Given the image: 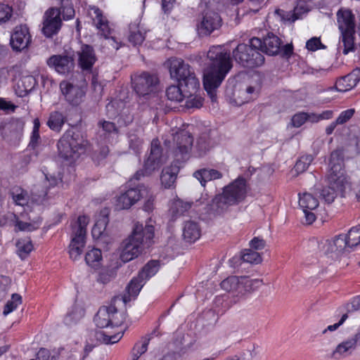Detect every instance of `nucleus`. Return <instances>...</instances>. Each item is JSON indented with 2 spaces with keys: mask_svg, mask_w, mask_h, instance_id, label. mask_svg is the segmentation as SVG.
I'll return each mask as SVG.
<instances>
[{
  "mask_svg": "<svg viewBox=\"0 0 360 360\" xmlns=\"http://www.w3.org/2000/svg\"><path fill=\"white\" fill-rule=\"evenodd\" d=\"M208 63L204 70L203 85L212 102L217 101V89L233 68L230 51L223 45L212 46L207 53Z\"/></svg>",
  "mask_w": 360,
  "mask_h": 360,
  "instance_id": "f257e3e1",
  "label": "nucleus"
},
{
  "mask_svg": "<svg viewBox=\"0 0 360 360\" xmlns=\"http://www.w3.org/2000/svg\"><path fill=\"white\" fill-rule=\"evenodd\" d=\"M155 219L149 218L143 228L142 224H136L131 235L122 243L120 259L124 263L137 257L144 248H149L155 236Z\"/></svg>",
  "mask_w": 360,
  "mask_h": 360,
  "instance_id": "f03ea898",
  "label": "nucleus"
},
{
  "mask_svg": "<svg viewBox=\"0 0 360 360\" xmlns=\"http://www.w3.org/2000/svg\"><path fill=\"white\" fill-rule=\"evenodd\" d=\"M338 29L341 32L338 49L344 55L355 51V15L349 8H341L337 12Z\"/></svg>",
  "mask_w": 360,
  "mask_h": 360,
  "instance_id": "7ed1b4c3",
  "label": "nucleus"
},
{
  "mask_svg": "<svg viewBox=\"0 0 360 360\" xmlns=\"http://www.w3.org/2000/svg\"><path fill=\"white\" fill-rule=\"evenodd\" d=\"M168 63L171 78L176 79L179 86L186 89V95L196 93L200 82L194 69L181 58H172Z\"/></svg>",
  "mask_w": 360,
  "mask_h": 360,
  "instance_id": "20e7f679",
  "label": "nucleus"
},
{
  "mask_svg": "<svg viewBox=\"0 0 360 360\" xmlns=\"http://www.w3.org/2000/svg\"><path fill=\"white\" fill-rule=\"evenodd\" d=\"M262 39L253 37L250 44L241 43L233 50V57L238 64L245 68H256L262 65L264 63V56L259 51Z\"/></svg>",
  "mask_w": 360,
  "mask_h": 360,
  "instance_id": "39448f33",
  "label": "nucleus"
},
{
  "mask_svg": "<svg viewBox=\"0 0 360 360\" xmlns=\"http://www.w3.org/2000/svg\"><path fill=\"white\" fill-rule=\"evenodd\" d=\"M247 187L246 180L242 176H238L225 186L223 193L217 195L213 200V205L217 207V212H222L229 206L243 201L246 197Z\"/></svg>",
  "mask_w": 360,
  "mask_h": 360,
  "instance_id": "423d86ee",
  "label": "nucleus"
},
{
  "mask_svg": "<svg viewBox=\"0 0 360 360\" xmlns=\"http://www.w3.org/2000/svg\"><path fill=\"white\" fill-rule=\"evenodd\" d=\"M122 304V298L114 297L108 306L99 308L94 316V321L99 328H105L110 326L118 327L125 321L126 314L118 309Z\"/></svg>",
  "mask_w": 360,
  "mask_h": 360,
  "instance_id": "0eeeda50",
  "label": "nucleus"
},
{
  "mask_svg": "<svg viewBox=\"0 0 360 360\" xmlns=\"http://www.w3.org/2000/svg\"><path fill=\"white\" fill-rule=\"evenodd\" d=\"M329 167L328 184L343 196L347 179L343 169V153L341 150H335L331 153Z\"/></svg>",
  "mask_w": 360,
  "mask_h": 360,
  "instance_id": "6e6552de",
  "label": "nucleus"
},
{
  "mask_svg": "<svg viewBox=\"0 0 360 360\" xmlns=\"http://www.w3.org/2000/svg\"><path fill=\"white\" fill-rule=\"evenodd\" d=\"M89 218L79 216L72 226L71 240L69 245V255L72 260L80 259L86 245V226Z\"/></svg>",
  "mask_w": 360,
  "mask_h": 360,
  "instance_id": "1a4fd4ad",
  "label": "nucleus"
},
{
  "mask_svg": "<svg viewBox=\"0 0 360 360\" xmlns=\"http://www.w3.org/2000/svg\"><path fill=\"white\" fill-rule=\"evenodd\" d=\"M88 12L93 20V24L98 30V34L104 37L103 45L109 50H118L120 44L114 37H110L112 29L110 27L109 22L103 15L101 10L94 6H89Z\"/></svg>",
  "mask_w": 360,
  "mask_h": 360,
  "instance_id": "9d476101",
  "label": "nucleus"
},
{
  "mask_svg": "<svg viewBox=\"0 0 360 360\" xmlns=\"http://www.w3.org/2000/svg\"><path fill=\"white\" fill-rule=\"evenodd\" d=\"M86 142L79 139V136L64 134L58 141L57 147L59 155L70 162L75 161L79 155L84 153Z\"/></svg>",
  "mask_w": 360,
  "mask_h": 360,
  "instance_id": "9b49d317",
  "label": "nucleus"
},
{
  "mask_svg": "<svg viewBox=\"0 0 360 360\" xmlns=\"http://www.w3.org/2000/svg\"><path fill=\"white\" fill-rule=\"evenodd\" d=\"M131 82L132 88L139 98L148 100L155 96L158 84V77L155 75L143 72L131 77Z\"/></svg>",
  "mask_w": 360,
  "mask_h": 360,
  "instance_id": "f8f14e48",
  "label": "nucleus"
},
{
  "mask_svg": "<svg viewBox=\"0 0 360 360\" xmlns=\"http://www.w3.org/2000/svg\"><path fill=\"white\" fill-rule=\"evenodd\" d=\"M221 26L220 15L214 11H207L202 14L201 19L197 24V31L200 37L210 35L214 30Z\"/></svg>",
  "mask_w": 360,
  "mask_h": 360,
  "instance_id": "ddd939ff",
  "label": "nucleus"
},
{
  "mask_svg": "<svg viewBox=\"0 0 360 360\" xmlns=\"http://www.w3.org/2000/svg\"><path fill=\"white\" fill-rule=\"evenodd\" d=\"M61 12L58 8H51L44 15L42 32L47 37L57 34L62 25Z\"/></svg>",
  "mask_w": 360,
  "mask_h": 360,
  "instance_id": "4468645a",
  "label": "nucleus"
},
{
  "mask_svg": "<svg viewBox=\"0 0 360 360\" xmlns=\"http://www.w3.org/2000/svg\"><path fill=\"white\" fill-rule=\"evenodd\" d=\"M148 193L149 189L144 186L128 189L117 197L116 207L120 210L129 209L141 198V196L145 194L148 195Z\"/></svg>",
  "mask_w": 360,
  "mask_h": 360,
  "instance_id": "2eb2a0df",
  "label": "nucleus"
},
{
  "mask_svg": "<svg viewBox=\"0 0 360 360\" xmlns=\"http://www.w3.org/2000/svg\"><path fill=\"white\" fill-rule=\"evenodd\" d=\"M46 64L61 75L70 73L75 67L73 57L68 54L53 55L47 59Z\"/></svg>",
  "mask_w": 360,
  "mask_h": 360,
  "instance_id": "dca6fc26",
  "label": "nucleus"
},
{
  "mask_svg": "<svg viewBox=\"0 0 360 360\" xmlns=\"http://www.w3.org/2000/svg\"><path fill=\"white\" fill-rule=\"evenodd\" d=\"M60 89L65 101L72 105H79L85 94L82 87L68 80H63L60 83Z\"/></svg>",
  "mask_w": 360,
  "mask_h": 360,
  "instance_id": "f3484780",
  "label": "nucleus"
},
{
  "mask_svg": "<svg viewBox=\"0 0 360 360\" xmlns=\"http://www.w3.org/2000/svg\"><path fill=\"white\" fill-rule=\"evenodd\" d=\"M150 339V335H146L137 340L131 348L129 356L127 360H158L155 352H150L141 359L142 355L147 352Z\"/></svg>",
  "mask_w": 360,
  "mask_h": 360,
  "instance_id": "a211bd4d",
  "label": "nucleus"
},
{
  "mask_svg": "<svg viewBox=\"0 0 360 360\" xmlns=\"http://www.w3.org/2000/svg\"><path fill=\"white\" fill-rule=\"evenodd\" d=\"M31 41V36L25 25L17 26L11 36L10 44L15 51H20L26 49Z\"/></svg>",
  "mask_w": 360,
  "mask_h": 360,
  "instance_id": "6ab92c4d",
  "label": "nucleus"
},
{
  "mask_svg": "<svg viewBox=\"0 0 360 360\" xmlns=\"http://www.w3.org/2000/svg\"><path fill=\"white\" fill-rule=\"evenodd\" d=\"M78 65L82 70L91 71L97 60L94 48L87 44H83L77 52Z\"/></svg>",
  "mask_w": 360,
  "mask_h": 360,
  "instance_id": "aec40b11",
  "label": "nucleus"
},
{
  "mask_svg": "<svg viewBox=\"0 0 360 360\" xmlns=\"http://www.w3.org/2000/svg\"><path fill=\"white\" fill-rule=\"evenodd\" d=\"M281 39L272 32H269L262 40L259 51L269 56H276L281 51Z\"/></svg>",
  "mask_w": 360,
  "mask_h": 360,
  "instance_id": "412c9836",
  "label": "nucleus"
},
{
  "mask_svg": "<svg viewBox=\"0 0 360 360\" xmlns=\"http://www.w3.org/2000/svg\"><path fill=\"white\" fill-rule=\"evenodd\" d=\"M145 281L139 276L134 277L126 288V292L123 295H119L122 298V304H126L132 299H135L139 294Z\"/></svg>",
  "mask_w": 360,
  "mask_h": 360,
  "instance_id": "4be33fe9",
  "label": "nucleus"
},
{
  "mask_svg": "<svg viewBox=\"0 0 360 360\" xmlns=\"http://www.w3.org/2000/svg\"><path fill=\"white\" fill-rule=\"evenodd\" d=\"M175 141L176 154L187 155L192 148L193 137L189 132L183 131L176 135Z\"/></svg>",
  "mask_w": 360,
  "mask_h": 360,
  "instance_id": "5701e85b",
  "label": "nucleus"
},
{
  "mask_svg": "<svg viewBox=\"0 0 360 360\" xmlns=\"http://www.w3.org/2000/svg\"><path fill=\"white\" fill-rule=\"evenodd\" d=\"M222 289L236 293L238 297L245 296L248 292L245 290V285L242 284V277L230 276L221 283Z\"/></svg>",
  "mask_w": 360,
  "mask_h": 360,
  "instance_id": "b1692460",
  "label": "nucleus"
},
{
  "mask_svg": "<svg viewBox=\"0 0 360 360\" xmlns=\"http://www.w3.org/2000/svg\"><path fill=\"white\" fill-rule=\"evenodd\" d=\"M359 71H353L351 73L340 77L336 81L335 89L340 92H346L353 89L360 80Z\"/></svg>",
  "mask_w": 360,
  "mask_h": 360,
  "instance_id": "393cba45",
  "label": "nucleus"
},
{
  "mask_svg": "<svg viewBox=\"0 0 360 360\" xmlns=\"http://www.w3.org/2000/svg\"><path fill=\"white\" fill-rule=\"evenodd\" d=\"M193 176L200 181L201 186L205 187L207 181L221 179L223 174L217 169L202 168L195 171L193 173Z\"/></svg>",
  "mask_w": 360,
  "mask_h": 360,
  "instance_id": "a878e982",
  "label": "nucleus"
},
{
  "mask_svg": "<svg viewBox=\"0 0 360 360\" xmlns=\"http://www.w3.org/2000/svg\"><path fill=\"white\" fill-rule=\"evenodd\" d=\"M359 340H360V333L339 344L333 353V357L339 358L347 355V353H351V351L355 349Z\"/></svg>",
  "mask_w": 360,
  "mask_h": 360,
  "instance_id": "bb28decb",
  "label": "nucleus"
},
{
  "mask_svg": "<svg viewBox=\"0 0 360 360\" xmlns=\"http://www.w3.org/2000/svg\"><path fill=\"white\" fill-rule=\"evenodd\" d=\"M200 234L201 230L197 222L188 221L185 223L183 229V236L187 242H195L200 238Z\"/></svg>",
  "mask_w": 360,
  "mask_h": 360,
  "instance_id": "cd10ccee",
  "label": "nucleus"
},
{
  "mask_svg": "<svg viewBox=\"0 0 360 360\" xmlns=\"http://www.w3.org/2000/svg\"><path fill=\"white\" fill-rule=\"evenodd\" d=\"M178 172L179 168L176 166L172 165L162 169L160 180L165 188H170L174 186Z\"/></svg>",
  "mask_w": 360,
  "mask_h": 360,
  "instance_id": "c85d7f7f",
  "label": "nucleus"
},
{
  "mask_svg": "<svg viewBox=\"0 0 360 360\" xmlns=\"http://www.w3.org/2000/svg\"><path fill=\"white\" fill-rule=\"evenodd\" d=\"M158 140L153 139L151 143L150 153L144 162V172L150 174L158 166Z\"/></svg>",
  "mask_w": 360,
  "mask_h": 360,
  "instance_id": "c756f323",
  "label": "nucleus"
},
{
  "mask_svg": "<svg viewBox=\"0 0 360 360\" xmlns=\"http://www.w3.org/2000/svg\"><path fill=\"white\" fill-rule=\"evenodd\" d=\"M186 89L178 85H171L166 90V96L170 101L181 102L184 98L191 95H186Z\"/></svg>",
  "mask_w": 360,
  "mask_h": 360,
  "instance_id": "7c9ffc66",
  "label": "nucleus"
},
{
  "mask_svg": "<svg viewBox=\"0 0 360 360\" xmlns=\"http://www.w3.org/2000/svg\"><path fill=\"white\" fill-rule=\"evenodd\" d=\"M96 340L104 344H114L119 342L123 336L122 331H118L114 334L110 332L98 330L95 333Z\"/></svg>",
  "mask_w": 360,
  "mask_h": 360,
  "instance_id": "2f4dec72",
  "label": "nucleus"
},
{
  "mask_svg": "<svg viewBox=\"0 0 360 360\" xmlns=\"http://www.w3.org/2000/svg\"><path fill=\"white\" fill-rule=\"evenodd\" d=\"M121 266V263L116 259L112 262L107 269L102 270L99 274L98 281L103 283H107L116 276V271Z\"/></svg>",
  "mask_w": 360,
  "mask_h": 360,
  "instance_id": "473e14b6",
  "label": "nucleus"
},
{
  "mask_svg": "<svg viewBox=\"0 0 360 360\" xmlns=\"http://www.w3.org/2000/svg\"><path fill=\"white\" fill-rule=\"evenodd\" d=\"M145 39L144 33L139 27L138 20L129 25V40L134 45L141 44Z\"/></svg>",
  "mask_w": 360,
  "mask_h": 360,
  "instance_id": "72a5a7b5",
  "label": "nucleus"
},
{
  "mask_svg": "<svg viewBox=\"0 0 360 360\" xmlns=\"http://www.w3.org/2000/svg\"><path fill=\"white\" fill-rule=\"evenodd\" d=\"M299 205L302 210H315L319 206V200L312 194L304 193L299 194Z\"/></svg>",
  "mask_w": 360,
  "mask_h": 360,
  "instance_id": "f704fd0d",
  "label": "nucleus"
},
{
  "mask_svg": "<svg viewBox=\"0 0 360 360\" xmlns=\"http://www.w3.org/2000/svg\"><path fill=\"white\" fill-rule=\"evenodd\" d=\"M344 247L354 248L360 244V225L350 229L347 236L343 237Z\"/></svg>",
  "mask_w": 360,
  "mask_h": 360,
  "instance_id": "c9c22d12",
  "label": "nucleus"
},
{
  "mask_svg": "<svg viewBox=\"0 0 360 360\" xmlns=\"http://www.w3.org/2000/svg\"><path fill=\"white\" fill-rule=\"evenodd\" d=\"M65 121V118L63 113L58 111H54L50 114L49 118L47 121V125L51 129L59 132L61 130Z\"/></svg>",
  "mask_w": 360,
  "mask_h": 360,
  "instance_id": "e433bc0d",
  "label": "nucleus"
},
{
  "mask_svg": "<svg viewBox=\"0 0 360 360\" xmlns=\"http://www.w3.org/2000/svg\"><path fill=\"white\" fill-rule=\"evenodd\" d=\"M25 123L20 119H12L4 126L3 131L4 134L11 135H18L22 133L24 129Z\"/></svg>",
  "mask_w": 360,
  "mask_h": 360,
  "instance_id": "4c0bfd02",
  "label": "nucleus"
},
{
  "mask_svg": "<svg viewBox=\"0 0 360 360\" xmlns=\"http://www.w3.org/2000/svg\"><path fill=\"white\" fill-rule=\"evenodd\" d=\"M108 223V219L106 215L102 216L94 224L91 233L94 239H103L105 236V231Z\"/></svg>",
  "mask_w": 360,
  "mask_h": 360,
  "instance_id": "58836bf2",
  "label": "nucleus"
},
{
  "mask_svg": "<svg viewBox=\"0 0 360 360\" xmlns=\"http://www.w3.org/2000/svg\"><path fill=\"white\" fill-rule=\"evenodd\" d=\"M84 315V309L79 305H73L68 311L65 317V323L67 325H72L79 321Z\"/></svg>",
  "mask_w": 360,
  "mask_h": 360,
  "instance_id": "ea45409f",
  "label": "nucleus"
},
{
  "mask_svg": "<svg viewBox=\"0 0 360 360\" xmlns=\"http://www.w3.org/2000/svg\"><path fill=\"white\" fill-rule=\"evenodd\" d=\"M12 199L15 205L25 206L28 204L30 197L26 191L20 187H14L11 191Z\"/></svg>",
  "mask_w": 360,
  "mask_h": 360,
  "instance_id": "a19ab883",
  "label": "nucleus"
},
{
  "mask_svg": "<svg viewBox=\"0 0 360 360\" xmlns=\"http://www.w3.org/2000/svg\"><path fill=\"white\" fill-rule=\"evenodd\" d=\"M191 206L192 203L191 202H184L179 199L176 200L174 202L171 207L173 217H179L185 215L191 208Z\"/></svg>",
  "mask_w": 360,
  "mask_h": 360,
  "instance_id": "79ce46f5",
  "label": "nucleus"
},
{
  "mask_svg": "<svg viewBox=\"0 0 360 360\" xmlns=\"http://www.w3.org/2000/svg\"><path fill=\"white\" fill-rule=\"evenodd\" d=\"M16 247L18 255L22 259H25L33 250V245L29 238L18 240Z\"/></svg>",
  "mask_w": 360,
  "mask_h": 360,
  "instance_id": "37998d69",
  "label": "nucleus"
},
{
  "mask_svg": "<svg viewBox=\"0 0 360 360\" xmlns=\"http://www.w3.org/2000/svg\"><path fill=\"white\" fill-rule=\"evenodd\" d=\"M41 224V219L38 217L36 219L31 220L30 221H22L18 219L15 221V226L19 231H33L40 226Z\"/></svg>",
  "mask_w": 360,
  "mask_h": 360,
  "instance_id": "c03bdc74",
  "label": "nucleus"
},
{
  "mask_svg": "<svg viewBox=\"0 0 360 360\" xmlns=\"http://www.w3.org/2000/svg\"><path fill=\"white\" fill-rule=\"evenodd\" d=\"M101 259V251L98 248H92L85 255L86 263L94 268L99 266Z\"/></svg>",
  "mask_w": 360,
  "mask_h": 360,
  "instance_id": "a18cd8bd",
  "label": "nucleus"
},
{
  "mask_svg": "<svg viewBox=\"0 0 360 360\" xmlns=\"http://www.w3.org/2000/svg\"><path fill=\"white\" fill-rule=\"evenodd\" d=\"M195 148L198 156H202L210 149V141L207 134H202L197 139Z\"/></svg>",
  "mask_w": 360,
  "mask_h": 360,
  "instance_id": "49530a36",
  "label": "nucleus"
},
{
  "mask_svg": "<svg viewBox=\"0 0 360 360\" xmlns=\"http://www.w3.org/2000/svg\"><path fill=\"white\" fill-rule=\"evenodd\" d=\"M158 272V262L155 260L150 261L148 262L142 271L139 274V276H140L144 281L150 278V277L155 276Z\"/></svg>",
  "mask_w": 360,
  "mask_h": 360,
  "instance_id": "de8ad7c7",
  "label": "nucleus"
},
{
  "mask_svg": "<svg viewBox=\"0 0 360 360\" xmlns=\"http://www.w3.org/2000/svg\"><path fill=\"white\" fill-rule=\"evenodd\" d=\"M40 122L38 118H35L33 121V129L30 136L29 147L35 149L41 142L39 135Z\"/></svg>",
  "mask_w": 360,
  "mask_h": 360,
  "instance_id": "09e8293b",
  "label": "nucleus"
},
{
  "mask_svg": "<svg viewBox=\"0 0 360 360\" xmlns=\"http://www.w3.org/2000/svg\"><path fill=\"white\" fill-rule=\"evenodd\" d=\"M340 243L344 244L343 237H341L340 236L335 237L331 240H326L323 245V248H326L325 253L328 254L330 252H335L342 250V245Z\"/></svg>",
  "mask_w": 360,
  "mask_h": 360,
  "instance_id": "8fccbe9b",
  "label": "nucleus"
},
{
  "mask_svg": "<svg viewBox=\"0 0 360 360\" xmlns=\"http://www.w3.org/2000/svg\"><path fill=\"white\" fill-rule=\"evenodd\" d=\"M254 249H246L243 252L241 259L243 262L250 264H259L262 259L259 253L253 250Z\"/></svg>",
  "mask_w": 360,
  "mask_h": 360,
  "instance_id": "3c124183",
  "label": "nucleus"
},
{
  "mask_svg": "<svg viewBox=\"0 0 360 360\" xmlns=\"http://www.w3.org/2000/svg\"><path fill=\"white\" fill-rule=\"evenodd\" d=\"M314 160V157L311 155H304L296 162L295 165V170L297 173H302L305 172L309 166Z\"/></svg>",
  "mask_w": 360,
  "mask_h": 360,
  "instance_id": "603ef678",
  "label": "nucleus"
},
{
  "mask_svg": "<svg viewBox=\"0 0 360 360\" xmlns=\"http://www.w3.org/2000/svg\"><path fill=\"white\" fill-rule=\"evenodd\" d=\"M320 197L325 200L327 203H332L336 196L340 193L335 191L331 186L328 184V186L323 188L319 192Z\"/></svg>",
  "mask_w": 360,
  "mask_h": 360,
  "instance_id": "864d4df0",
  "label": "nucleus"
},
{
  "mask_svg": "<svg viewBox=\"0 0 360 360\" xmlns=\"http://www.w3.org/2000/svg\"><path fill=\"white\" fill-rule=\"evenodd\" d=\"M242 284L245 285V290L250 293L262 285V280L252 279L249 277H242Z\"/></svg>",
  "mask_w": 360,
  "mask_h": 360,
  "instance_id": "5fc2aeb1",
  "label": "nucleus"
},
{
  "mask_svg": "<svg viewBox=\"0 0 360 360\" xmlns=\"http://www.w3.org/2000/svg\"><path fill=\"white\" fill-rule=\"evenodd\" d=\"M22 303V297L18 294H13L11 300L5 305L3 314L6 316L14 311Z\"/></svg>",
  "mask_w": 360,
  "mask_h": 360,
  "instance_id": "6e6d98bb",
  "label": "nucleus"
},
{
  "mask_svg": "<svg viewBox=\"0 0 360 360\" xmlns=\"http://www.w3.org/2000/svg\"><path fill=\"white\" fill-rule=\"evenodd\" d=\"M61 8L64 20H69L75 16V9L68 0H62Z\"/></svg>",
  "mask_w": 360,
  "mask_h": 360,
  "instance_id": "4d7b16f0",
  "label": "nucleus"
},
{
  "mask_svg": "<svg viewBox=\"0 0 360 360\" xmlns=\"http://www.w3.org/2000/svg\"><path fill=\"white\" fill-rule=\"evenodd\" d=\"M195 93L193 94L191 96L187 97L188 100L186 102V106L188 108H200L203 105V98L198 96H194Z\"/></svg>",
  "mask_w": 360,
  "mask_h": 360,
  "instance_id": "13d9d810",
  "label": "nucleus"
},
{
  "mask_svg": "<svg viewBox=\"0 0 360 360\" xmlns=\"http://www.w3.org/2000/svg\"><path fill=\"white\" fill-rule=\"evenodd\" d=\"M306 48L309 51H315L319 49H325L326 46L321 43L319 38L312 37L307 41Z\"/></svg>",
  "mask_w": 360,
  "mask_h": 360,
  "instance_id": "bf43d9fd",
  "label": "nucleus"
},
{
  "mask_svg": "<svg viewBox=\"0 0 360 360\" xmlns=\"http://www.w3.org/2000/svg\"><path fill=\"white\" fill-rule=\"evenodd\" d=\"M11 7L6 4H0V24L6 22L12 16Z\"/></svg>",
  "mask_w": 360,
  "mask_h": 360,
  "instance_id": "052dcab7",
  "label": "nucleus"
},
{
  "mask_svg": "<svg viewBox=\"0 0 360 360\" xmlns=\"http://www.w3.org/2000/svg\"><path fill=\"white\" fill-rule=\"evenodd\" d=\"M307 112H299L292 116L291 119L292 124L294 127H300L307 121Z\"/></svg>",
  "mask_w": 360,
  "mask_h": 360,
  "instance_id": "680f3d73",
  "label": "nucleus"
},
{
  "mask_svg": "<svg viewBox=\"0 0 360 360\" xmlns=\"http://www.w3.org/2000/svg\"><path fill=\"white\" fill-rule=\"evenodd\" d=\"M99 126H101L103 129V130L108 134H117L118 133V129L115 127V124L109 121H103L99 122Z\"/></svg>",
  "mask_w": 360,
  "mask_h": 360,
  "instance_id": "e2e57ef3",
  "label": "nucleus"
},
{
  "mask_svg": "<svg viewBox=\"0 0 360 360\" xmlns=\"http://www.w3.org/2000/svg\"><path fill=\"white\" fill-rule=\"evenodd\" d=\"M141 198H146V200L143 205V210L148 212L153 211L155 208V196L153 195L150 193V191L149 190V193L148 195L146 194L143 196H141Z\"/></svg>",
  "mask_w": 360,
  "mask_h": 360,
  "instance_id": "0e129e2a",
  "label": "nucleus"
},
{
  "mask_svg": "<svg viewBox=\"0 0 360 360\" xmlns=\"http://www.w3.org/2000/svg\"><path fill=\"white\" fill-rule=\"evenodd\" d=\"M354 114V109H348L346 110L342 111L338 117L336 119V123L338 124H342L345 122H347L349 120L352 118V117Z\"/></svg>",
  "mask_w": 360,
  "mask_h": 360,
  "instance_id": "69168bd1",
  "label": "nucleus"
},
{
  "mask_svg": "<svg viewBox=\"0 0 360 360\" xmlns=\"http://www.w3.org/2000/svg\"><path fill=\"white\" fill-rule=\"evenodd\" d=\"M250 246L255 250H263L266 246V242L260 237H254L250 241Z\"/></svg>",
  "mask_w": 360,
  "mask_h": 360,
  "instance_id": "338daca9",
  "label": "nucleus"
},
{
  "mask_svg": "<svg viewBox=\"0 0 360 360\" xmlns=\"http://www.w3.org/2000/svg\"><path fill=\"white\" fill-rule=\"evenodd\" d=\"M347 311H354L360 310V295L352 299L350 302L347 304Z\"/></svg>",
  "mask_w": 360,
  "mask_h": 360,
  "instance_id": "774afa93",
  "label": "nucleus"
}]
</instances>
